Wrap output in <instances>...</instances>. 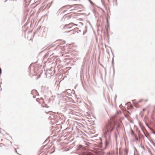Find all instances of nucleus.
Masks as SVG:
<instances>
[{"mask_svg":"<svg viewBox=\"0 0 155 155\" xmlns=\"http://www.w3.org/2000/svg\"><path fill=\"white\" fill-rule=\"evenodd\" d=\"M74 24L72 23H71L68 25H65L64 27L63 28H71L72 26H74Z\"/></svg>","mask_w":155,"mask_h":155,"instance_id":"f257e3e1","label":"nucleus"},{"mask_svg":"<svg viewBox=\"0 0 155 155\" xmlns=\"http://www.w3.org/2000/svg\"><path fill=\"white\" fill-rule=\"evenodd\" d=\"M77 5V4H74V5H66V6H65L63 7L62 8H63L66 7V8L68 10H69L70 9H71L72 7H74V6L75 5Z\"/></svg>","mask_w":155,"mask_h":155,"instance_id":"f03ea898","label":"nucleus"},{"mask_svg":"<svg viewBox=\"0 0 155 155\" xmlns=\"http://www.w3.org/2000/svg\"><path fill=\"white\" fill-rule=\"evenodd\" d=\"M107 129L108 132L109 131H111L113 130V128L112 127H111L110 126H109L107 128Z\"/></svg>","mask_w":155,"mask_h":155,"instance_id":"7ed1b4c3","label":"nucleus"},{"mask_svg":"<svg viewBox=\"0 0 155 155\" xmlns=\"http://www.w3.org/2000/svg\"><path fill=\"white\" fill-rule=\"evenodd\" d=\"M120 111H117V112H116L115 113V114L112 117L113 118H114L117 115H118L119 114H120Z\"/></svg>","mask_w":155,"mask_h":155,"instance_id":"20e7f679","label":"nucleus"},{"mask_svg":"<svg viewBox=\"0 0 155 155\" xmlns=\"http://www.w3.org/2000/svg\"><path fill=\"white\" fill-rule=\"evenodd\" d=\"M127 106H130L129 107H127V109H131L132 107V106L131 105V103L130 102H128L127 103Z\"/></svg>","mask_w":155,"mask_h":155,"instance_id":"39448f33","label":"nucleus"},{"mask_svg":"<svg viewBox=\"0 0 155 155\" xmlns=\"http://www.w3.org/2000/svg\"><path fill=\"white\" fill-rule=\"evenodd\" d=\"M83 155H91L90 153H84Z\"/></svg>","mask_w":155,"mask_h":155,"instance_id":"423d86ee","label":"nucleus"},{"mask_svg":"<svg viewBox=\"0 0 155 155\" xmlns=\"http://www.w3.org/2000/svg\"><path fill=\"white\" fill-rule=\"evenodd\" d=\"M132 133L133 134V135H134V136H135V137H136L135 135L134 134V133H133V130H132Z\"/></svg>","mask_w":155,"mask_h":155,"instance_id":"0eeeda50","label":"nucleus"},{"mask_svg":"<svg viewBox=\"0 0 155 155\" xmlns=\"http://www.w3.org/2000/svg\"><path fill=\"white\" fill-rule=\"evenodd\" d=\"M74 25H75V26H77L78 25H77V24H74Z\"/></svg>","mask_w":155,"mask_h":155,"instance_id":"6e6552de","label":"nucleus"},{"mask_svg":"<svg viewBox=\"0 0 155 155\" xmlns=\"http://www.w3.org/2000/svg\"><path fill=\"white\" fill-rule=\"evenodd\" d=\"M89 1L91 3L92 2L90 0H89Z\"/></svg>","mask_w":155,"mask_h":155,"instance_id":"1a4fd4ad","label":"nucleus"},{"mask_svg":"<svg viewBox=\"0 0 155 155\" xmlns=\"http://www.w3.org/2000/svg\"><path fill=\"white\" fill-rule=\"evenodd\" d=\"M124 114V116H125V117H126V114Z\"/></svg>","mask_w":155,"mask_h":155,"instance_id":"9d476101","label":"nucleus"},{"mask_svg":"<svg viewBox=\"0 0 155 155\" xmlns=\"http://www.w3.org/2000/svg\"><path fill=\"white\" fill-rule=\"evenodd\" d=\"M73 9H71L70 10V11H71Z\"/></svg>","mask_w":155,"mask_h":155,"instance_id":"9b49d317","label":"nucleus"},{"mask_svg":"<svg viewBox=\"0 0 155 155\" xmlns=\"http://www.w3.org/2000/svg\"><path fill=\"white\" fill-rule=\"evenodd\" d=\"M7 0H5V2H6L7 1Z\"/></svg>","mask_w":155,"mask_h":155,"instance_id":"f8f14e48","label":"nucleus"},{"mask_svg":"<svg viewBox=\"0 0 155 155\" xmlns=\"http://www.w3.org/2000/svg\"><path fill=\"white\" fill-rule=\"evenodd\" d=\"M125 144H126V141H125Z\"/></svg>","mask_w":155,"mask_h":155,"instance_id":"ddd939ff","label":"nucleus"}]
</instances>
